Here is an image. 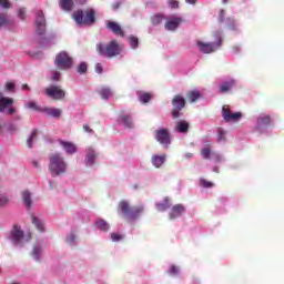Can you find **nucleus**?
I'll return each mask as SVG.
<instances>
[{"label":"nucleus","instance_id":"obj_1","mask_svg":"<svg viewBox=\"0 0 284 284\" xmlns=\"http://www.w3.org/2000/svg\"><path fill=\"white\" fill-rule=\"evenodd\" d=\"M49 172L53 179L67 174L68 162L65 161V158L60 153L51 154L49 156Z\"/></svg>","mask_w":284,"mask_h":284},{"label":"nucleus","instance_id":"obj_2","mask_svg":"<svg viewBox=\"0 0 284 284\" xmlns=\"http://www.w3.org/2000/svg\"><path fill=\"white\" fill-rule=\"evenodd\" d=\"M9 239L16 247H23V244L30 241V235H26L21 226L14 225L10 232Z\"/></svg>","mask_w":284,"mask_h":284},{"label":"nucleus","instance_id":"obj_3","mask_svg":"<svg viewBox=\"0 0 284 284\" xmlns=\"http://www.w3.org/2000/svg\"><path fill=\"white\" fill-rule=\"evenodd\" d=\"M94 9H88L84 12L79 10L73 13V19L79 26H92L94 23Z\"/></svg>","mask_w":284,"mask_h":284},{"label":"nucleus","instance_id":"obj_4","mask_svg":"<svg viewBox=\"0 0 284 284\" xmlns=\"http://www.w3.org/2000/svg\"><path fill=\"white\" fill-rule=\"evenodd\" d=\"M98 52L103 57L112 59V57L121 54V45L112 40L109 44H98Z\"/></svg>","mask_w":284,"mask_h":284},{"label":"nucleus","instance_id":"obj_5","mask_svg":"<svg viewBox=\"0 0 284 284\" xmlns=\"http://www.w3.org/2000/svg\"><path fill=\"white\" fill-rule=\"evenodd\" d=\"M72 58L68 54V52L62 51L55 57V65L60 70H70L73 65Z\"/></svg>","mask_w":284,"mask_h":284},{"label":"nucleus","instance_id":"obj_6","mask_svg":"<svg viewBox=\"0 0 284 284\" xmlns=\"http://www.w3.org/2000/svg\"><path fill=\"white\" fill-rule=\"evenodd\" d=\"M120 209L123 214L126 215L128 219H130V221H134V219H136L141 214V212H143V206L130 209V204H128L126 201H122L120 203Z\"/></svg>","mask_w":284,"mask_h":284},{"label":"nucleus","instance_id":"obj_7","mask_svg":"<svg viewBox=\"0 0 284 284\" xmlns=\"http://www.w3.org/2000/svg\"><path fill=\"white\" fill-rule=\"evenodd\" d=\"M222 41L223 40L219 38L216 43H205L200 40L196 43L200 52H203L204 54H211V52H215V50H219V47L221 45Z\"/></svg>","mask_w":284,"mask_h":284},{"label":"nucleus","instance_id":"obj_8","mask_svg":"<svg viewBox=\"0 0 284 284\" xmlns=\"http://www.w3.org/2000/svg\"><path fill=\"white\" fill-rule=\"evenodd\" d=\"M36 32L40 37L45 34V16L41 10L36 12Z\"/></svg>","mask_w":284,"mask_h":284},{"label":"nucleus","instance_id":"obj_9","mask_svg":"<svg viewBox=\"0 0 284 284\" xmlns=\"http://www.w3.org/2000/svg\"><path fill=\"white\" fill-rule=\"evenodd\" d=\"M172 105L174 108L172 111V118L179 119V116H181L182 108H185V99H183L181 95H176L172 101Z\"/></svg>","mask_w":284,"mask_h":284},{"label":"nucleus","instance_id":"obj_10","mask_svg":"<svg viewBox=\"0 0 284 284\" xmlns=\"http://www.w3.org/2000/svg\"><path fill=\"white\" fill-rule=\"evenodd\" d=\"M12 103H14V99L8 97H0V112H6L7 114H14L17 110L12 108Z\"/></svg>","mask_w":284,"mask_h":284},{"label":"nucleus","instance_id":"obj_11","mask_svg":"<svg viewBox=\"0 0 284 284\" xmlns=\"http://www.w3.org/2000/svg\"><path fill=\"white\" fill-rule=\"evenodd\" d=\"M45 94L51 99H55L57 101L65 98V91L61 89V87L52 85L45 89Z\"/></svg>","mask_w":284,"mask_h":284},{"label":"nucleus","instance_id":"obj_12","mask_svg":"<svg viewBox=\"0 0 284 284\" xmlns=\"http://www.w3.org/2000/svg\"><path fill=\"white\" fill-rule=\"evenodd\" d=\"M222 116H223L224 121L230 123V122L239 121L243 115L241 114V112L232 113L230 108L223 106Z\"/></svg>","mask_w":284,"mask_h":284},{"label":"nucleus","instance_id":"obj_13","mask_svg":"<svg viewBox=\"0 0 284 284\" xmlns=\"http://www.w3.org/2000/svg\"><path fill=\"white\" fill-rule=\"evenodd\" d=\"M155 139L161 143L162 145H170V132H168V129H160L155 132Z\"/></svg>","mask_w":284,"mask_h":284},{"label":"nucleus","instance_id":"obj_14","mask_svg":"<svg viewBox=\"0 0 284 284\" xmlns=\"http://www.w3.org/2000/svg\"><path fill=\"white\" fill-rule=\"evenodd\" d=\"M182 21H183V19H181L179 17H171L168 19V21L165 23V28H166V30L174 32V30H176V28H179V26H181Z\"/></svg>","mask_w":284,"mask_h":284},{"label":"nucleus","instance_id":"obj_15","mask_svg":"<svg viewBox=\"0 0 284 284\" xmlns=\"http://www.w3.org/2000/svg\"><path fill=\"white\" fill-rule=\"evenodd\" d=\"M59 143L61 148L64 150L65 154H69V155L77 154V145H74V143L63 141V140H60Z\"/></svg>","mask_w":284,"mask_h":284},{"label":"nucleus","instance_id":"obj_16","mask_svg":"<svg viewBox=\"0 0 284 284\" xmlns=\"http://www.w3.org/2000/svg\"><path fill=\"white\" fill-rule=\"evenodd\" d=\"M106 28L113 32V34H116L118 37H124L123 29H121V26L114 21H106Z\"/></svg>","mask_w":284,"mask_h":284},{"label":"nucleus","instance_id":"obj_17","mask_svg":"<svg viewBox=\"0 0 284 284\" xmlns=\"http://www.w3.org/2000/svg\"><path fill=\"white\" fill-rule=\"evenodd\" d=\"M183 212H185V206H183V204L174 205L170 212L171 221L174 219H179V216H181V214H183Z\"/></svg>","mask_w":284,"mask_h":284},{"label":"nucleus","instance_id":"obj_18","mask_svg":"<svg viewBox=\"0 0 284 284\" xmlns=\"http://www.w3.org/2000/svg\"><path fill=\"white\" fill-rule=\"evenodd\" d=\"M187 130H190V123L185 120H181L175 124V132H180L181 134H186Z\"/></svg>","mask_w":284,"mask_h":284},{"label":"nucleus","instance_id":"obj_19","mask_svg":"<svg viewBox=\"0 0 284 284\" xmlns=\"http://www.w3.org/2000/svg\"><path fill=\"white\" fill-rule=\"evenodd\" d=\"M235 83L236 82L234 81V79L222 82V84L220 85V92L222 94H225V92H230V90L234 88Z\"/></svg>","mask_w":284,"mask_h":284},{"label":"nucleus","instance_id":"obj_20","mask_svg":"<svg viewBox=\"0 0 284 284\" xmlns=\"http://www.w3.org/2000/svg\"><path fill=\"white\" fill-rule=\"evenodd\" d=\"M31 256H33L34 261H41V256H43V244H36Z\"/></svg>","mask_w":284,"mask_h":284},{"label":"nucleus","instance_id":"obj_21","mask_svg":"<svg viewBox=\"0 0 284 284\" xmlns=\"http://www.w3.org/2000/svg\"><path fill=\"white\" fill-rule=\"evenodd\" d=\"M22 201L26 207L30 210L32 207V193L28 190L22 191Z\"/></svg>","mask_w":284,"mask_h":284},{"label":"nucleus","instance_id":"obj_22","mask_svg":"<svg viewBox=\"0 0 284 284\" xmlns=\"http://www.w3.org/2000/svg\"><path fill=\"white\" fill-rule=\"evenodd\" d=\"M94 159H97V152L94 149L88 148L87 149V156H85V165H92L94 163Z\"/></svg>","mask_w":284,"mask_h":284},{"label":"nucleus","instance_id":"obj_23","mask_svg":"<svg viewBox=\"0 0 284 284\" xmlns=\"http://www.w3.org/2000/svg\"><path fill=\"white\" fill-rule=\"evenodd\" d=\"M42 112H45L49 116H52L53 119H60L61 118V109L57 108H44L42 109Z\"/></svg>","mask_w":284,"mask_h":284},{"label":"nucleus","instance_id":"obj_24","mask_svg":"<svg viewBox=\"0 0 284 284\" xmlns=\"http://www.w3.org/2000/svg\"><path fill=\"white\" fill-rule=\"evenodd\" d=\"M31 222L33 225H36V227H37V230H39V232H45V224L43 223L42 220H40L36 215H32Z\"/></svg>","mask_w":284,"mask_h":284},{"label":"nucleus","instance_id":"obj_25","mask_svg":"<svg viewBox=\"0 0 284 284\" xmlns=\"http://www.w3.org/2000/svg\"><path fill=\"white\" fill-rule=\"evenodd\" d=\"M119 122L123 123L124 128H134V123L132 122V118L130 115H120Z\"/></svg>","mask_w":284,"mask_h":284},{"label":"nucleus","instance_id":"obj_26","mask_svg":"<svg viewBox=\"0 0 284 284\" xmlns=\"http://www.w3.org/2000/svg\"><path fill=\"white\" fill-rule=\"evenodd\" d=\"M270 115H260L257 119V130L270 125Z\"/></svg>","mask_w":284,"mask_h":284},{"label":"nucleus","instance_id":"obj_27","mask_svg":"<svg viewBox=\"0 0 284 284\" xmlns=\"http://www.w3.org/2000/svg\"><path fill=\"white\" fill-rule=\"evenodd\" d=\"M95 227L97 230H100L101 232H108L110 230V224L105 222V220L100 219L95 221Z\"/></svg>","mask_w":284,"mask_h":284},{"label":"nucleus","instance_id":"obj_28","mask_svg":"<svg viewBox=\"0 0 284 284\" xmlns=\"http://www.w3.org/2000/svg\"><path fill=\"white\" fill-rule=\"evenodd\" d=\"M8 26H12L11 18L6 13H0V28H6Z\"/></svg>","mask_w":284,"mask_h":284},{"label":"nucleus","instance_id":"obj_29","mask_svg":"<svg viewBox=\"0 0 284 284\" xmlns=\"http://www.w3.org/2000/svg\"><path fill=\"white\" fill-rule=\"evenodd\" d=\"M165 163V155H153L152 156V164L154 168H161Z\"/></svg>","mask_w":284,"mask_h":284},{"label":"nucleus","instance_id":"obj_30","mask_svg":"<svg viewBox=\"0 0 284 284\" xmlns=\"http://www.w3.org/2000/svg\"><path fill=\"white\" fill-rule=\"evenodd\" d=\"M171 205L170 200L165 197L163 202L156 204V209L159 212H165V210H169Z\"/></svg>","mask_w":284,"mask_h":284},{"label":"nucleus","instance_id":"obj_31","mask_svg":"<svg viewBox=\"0 0 284 284\" xmlns=\"http://www.w3.org/2000/svg\"><path fill=\"white\" fill-rule=\"evenodd\" d=\"M72 6H74V1L72 0H60V7L67 12H70V10H72Z\"/></svg>","mask_w":284,"mask_h":284},{"label":"nucleus","instance_id":"obj_32","mask_svg":"<svg viewBox=\"0 0 284 284\" xmlns=\"http://www.w3.org/2000/svg\"><path fill=\"white\" fill-rule=\"evenodd\" d=\"M226 136H227V131L219 128L217 129V143H225V141H227Z\"/></svg>","mask_w":284,"mask_h":284},{"label":"nucleus","instance_id":"obj_33","mask_svg":"<svg viewBox=\"0 0 284 284\" xmlns=\"http://www.w3.org/2000/svg\"><path fill=\"white\" fill-rule=\"evenodd\" d=\"M187 99L191 103H194V101L201 99V92L199 91H190L187 93Z\"/></svg>","mask_w":284,"mask_h":284},{"label":"nucleus","instance_id":"obj_34","mask_svg":"<svg viewBox=\"0 0 284 284\" xmlns=\"http://www.w3.org/2000/svg\"><path fill=\"white\" fill-rule=\"evenodd\" d=\"M24 108H28L29 110H36L37 112H43V109L39 108L34 101L26 102Z\"/></svg>","mask_w":284,"mask_h":284},{"label":"nucleus","instance_id":"obj_35","mask_svg":"<svg viewBox=\"0 0 284 284\" xmlns=\"http://www.w3.org/2000/svg\"><path fill=\"white\" fill-rule=\"evenodd\" d=\"M37 134H38V131L37 130H33L30 134V136L28 138L27 140V145L28 148H32L34 141H37Z\"/></svg>","mask_w":284,"mask_h":284},{"label":"nucleus","instance_id":"obj_36","mask_svg":"<svg viewBox=\"0 0 284 284\" xmlns=\"http://www.w3.org/2000/svg\"><path fill=\"white\" fill-rule=\"evenodd\" d=\"M139 100L141 101V103H149L150 99H152V95H150V93H141L139 92Z\"/></svg>","mask_w":284,"mask_h":284},{"label":"nucleus","instance_id":"obj_37","mask_svg":"<svg viewBox=\"0 0 284 284\" xmlns=\"http://www.w3.org/2000/svg\"><path fill=\"white\" fill-rule=\"evenodd\" d=\"M129 43L133 50H136V48H139V38H136L134 36H130Z\"/></svg>","mask_w":284,"mask_h":284},{"label":"nucleus","instance_id":"obj_38","mask_svg":"<svg viewBox=\"0 0 284 284\" xmlns=\"http://www.w3.org/2000/svg\"><path fill=\"white\" fill-rule=\"evenodd\" d=\"M100 95L102 99H108L109 97H112V91L108 88H103L100 90Z\"/></svg>","mask_w":284,"mask_h":284},{"label":"nucleus","instance_id":"obj_39","mask_svg":"<svg viewBox=\"0 0 284 284\" xmlns=\"http://www.w3.org/2000/svg\"><path fill=\"white\" fill-rule=\"evenodd\" d=\"M163 22V14H156L152 18L153 26H159Z\"/></svg>","mask_w":284,"mask_h":284},{"label":"nucleus","instance_id":"obj_40","mask_svg":"<svg viewBox=\"0 0 284 284\" xmlns=\"http://www.w3.org/2000/svg\"><path fill=\"white\" fill-rule=\"evenodd\" d=\"M87 71H88V63L81 62L80 65L78 67L79 74H85Z\"/></svg>","mask_w":284,"mask_h":284},{"label":"nucleus","instance_id":"obj_41","mask_svg":"<svg viewBox=\"0 0 284 284\" xmlns=\"http://www.w3.org/2000/svg\"><path fill=\"white\" fill-rule=\"evenodd\" d=\"M201 154L203 159H210V155L212 154L210 146L203 148Z\"/></svg>","mask_w":284,"mask_h":284},{"label":"nucleus","instance_id":"obj_42","mask_svg":"<svg viewBox=\"0 0 284 284\" xmlns=\"http://www.w3.org/2000/svg\"><path fill=\"white\" fill-rule=\"evenodd\" d=\"M67 243L69 245H75L77 244V235H74L73 233H71L68 237H67Z\"/></svg>","mask_w":284,"mask_h":284},{"label":"nucleus","instance_id":"obj_43","mask_svg":"<svg viewBox=\"0 0 284 284\" xmlns=\"http://www.w3.org/2000/svg\"><path fill=\"white\" fill-rule=\"evenodd\" d=\"M4 90L7 92H14V82L9 81L4 84Z\"/></svg>","mask_w":284,"mask_h":284},{"label":"nucleus","instance_id":"obj_44","mask_svg":"<svg viewBox=\"0 0 284 284\" xmlns=\"http://www.w3.org/2000/svg\"><path fill=\"white\" fill-rule=\"evenodd\" d=\"M227 28L230 30H236V21L232 18H229L227 20Z\"/></svg>","mask_w":284,"mask_h":284},{"label":"nucleus","instance_id":"obj_45","mask_svg":"<svg viewBox=\"0 0 284 284\" xmlns=\"http://www.w3.org/2000/svg\"><path fill=\"white\" fill-rule=\"evenodd\" d=\"M200 185H202V187H213L214 184L212 182H207V180H200Z\"/></svg>","mask_w":284,"mask_h":284},{"label":"nucleus","instance_id":"obj_46","mask_svg":"<svg viewBox=\"0 0 284 284\" xmlns=\"http://www.w3.org/2000/svg\"><path fill=\"white\" fill-rule=\"evenodd\" d=\"M212 158L214 159L215 163L223 162V155H221V154L212 153Z\"/></svg>","mask_w":284,"mask_h":284},{"label":"nucleus","instance_id":"obj_47","mask_svg":"<svg viewBox=\"0 0 284 284\" xmlns=\"http://www.w3.org/2000/svg\"><path fill=\"white\" fill-rule=\"evenodd\" d=\"M123 239V236L116 234V233H111V241H113L114 243H118V241H121Z\"/></svg>","mask_w":284,"mask_h":284},{"label":"nucleus","instance_id":"obj_48","mask_svg":"<svg viewBox=\"0 0 284 284\" xmlns=\"http://www.w3.org/2000/svg\"><path fill=\"white\" fill-rule=\"evenodd\" d=\"M18 17L19 19H21L23 21V19H26V9L24 8H20L18 10Z\"/></svg>","mask_w":284,"mask_h":284},{"label":"nucleus","instance_id":"obj_49","mask_svg":"<svg viewBox=\"0 0 284 284\" xmlns=\"http://www.w3.org/2000/svg\"><path fill=\"white\" fill-rule=\"evenodd\" d=\"M169 274H172L173 276L174 275H176V274H179V267H176V266H171L170 268H169Z\"/></svg>","mask_w":284,"mask_h":284},{"label":"nucleus","instance_id":"obj_50","mask_svg":"<svg viewBox=\"0 0 284 284\" xmlns=\"http://www.w3.org/2000/svg\"><path fill=\"white\" fill-rule=\"evenodd\" d=\"M0 8H10V2L8 0H0Z\"/></svg>","mask_w":284,"mask_h":284},{"label":"nucleus","instance_id":"obj_51","mask_svg":"<svg viewBox=\"0 0 284 284\" xmlns=\"http://www.w3.org/2000/svg\"><path fill=\"white\" fill-rule=\"evenodd\" d=\"M59 79H61V73L59 71H53L52 80L53 81H59Z\"/></svg>","mask_w":284,"mask_h":284},{"label":"nucleus","instance_id":"obj_52","mask_svg":"<svg viewBox=\"0 0 284 284\" xmlns=\"http://www.w3.org/2000/svg\"><path fill=\"white\" fill-rule=\"evenodd\" d=\"M219 21L220 23H223V21H225V10L220 11Z\"/></svg>","mask_w":284,"mask_h":284},{"label":"nucleus","instance_id":"obj_53","mask_svg":"<svg viewBox=\"0 0 284 284\" xmlns=\"http://www.w3.org/2000/svg\"><path fill=\"white\" fill-rule=\"evenodd\" d=\"M170 8H179V1L176 0H169Z\"/></svg>","mask_w":284,"mask_h":284},{"label":"nucleus","instance_id":"obj_54","mask_svg":"<svg viewBox=\"0 0 284 284\" xmlns=\"http://www.w3.org/2000/svg\"><path fill=\"white\" fill-rule=\"evenodd\" d=\"M95 72H98V74H101L103 72V67L101 65V63L95 64Z\"/></svg>","mask_w":284,"mask_h":284},{"label":"nucleus","instance_id":"obj_55","mask_svg":"<svg viewBox=\"0 0 284 284\" xmlns=\"http://www.w3.org/2000/svg\"><path fill=\"white\" fill-rule=\"evenodd\" d=\"M6 204H8V197L0 196V205H6Z\"/></svg>","mask_w":284,"mask_h":284},{"label":"nucleus","instance_id":"obj_56","mask_svg":"<svg viewBox=\"0 0 284 284\" xmlns=\"http://www.w3.org/2000/svg\"><path fill=\"white\" fill-rule=\"evenodd\" d=\"M83 130H84V132H88L89 134H92V132H94L92 129H90V126L88 124L83 125Z\"/></svg>","mask_w":284,"mask_h":284},{"label":"nucleus","instance_id":"obj_57","mask_svg":"<svg viewBox=\"0 0 284 284\" xmlns=\"http://www.w3.org/2000/svg\"><path fill=\"white\" fill-rule=\"evenodd\" d=\"M8 130L9 132H17V126L14 124H9Z\"/></svg>","mask_w":284,"mask_h":284},{"label":"nucleus","instance_id":"obj_58","mask_svg":"<svg viewBox=\"0 0 284 284\" xmlns=\"http://www.w3.org/2000/svg\"><path fill=\"white\" fill-rule=\"evenodd\" d=\"M185 3H190L191 6H196V0H185Z\"/></svg>","mask_w":284,"mask_h":284},{"label":"nucleus","instance_id":"obj_59","mask_svg":"<svg viewBox=\"0 0 284 284\" xmlns=\"http://www.w3.org/2000/svg\"><path fill=\"white\" fill-rule=\"evenodd\" d=\"M32 165L33 168H39V162L37 160H33Z\"/></svg>","mask_w":284,"mask_h":284},{"label":"nucleus","instance_id":"obj_60","mask_svg":"<svg viewBox=\"0 0 284 284\" xmlns=\"http://www.w3.org/2000/svg\"><path fill=\"white\" fill-rule=\"evenodd\" d=\"M75 3H80V6H83V3H85V0H75Z\"/></svg>","mask_w":284,"mask_h":284},{"label":"nucleus","instance_id":"obj_61","mask_svg":"<svg viewBox=\"0 0 284 284\" xmlns=\"http://www.w3.org/2000/svg\"><path fill=\"white\" fill-rule=\"evenodd\" d=\"M22 90H30V87L28 84H22Z\"/></svg>","mask_w":284,"mask_h":284},{"label":"nucleus","instance_id":"obj_62","mask_svg":"<svg viewBox=\"0 0 284 284\" xmlns=\"http://www.w3.org/2000/svg\"><path fill=\"white\" fill-rule=\"evenodd\" d=\"M119 8V2H116L115 4H113V10H118Z\"/></svg>","mask_w":284,"mask_h":284},{"label":"nucleus","instance_id":"obj_63","mask_svg":"<svg viewBox=\"0 0 284 284\" xmlns=\"http://www.w3.org/2000/svg\"><path fill=\"white\" fill-rule=\"evenodd\" d=\"M233 50L235 53L239 52V47H234Z\"/></svg>","mask_w":284,"mask_h":284},{"label":"nucleus","instance_id":"obj_64","mask_svg":"<svg viewBox=\"0 0 284 284\" xmlns=\"http://www.w3.org/2000/svg\"><path fill=\"white\" fill-rule=\"evenodd\" d=\"M213 171H214V172H219V169H217V168H214Z\"/></svg>","mask_w":284,"mask_h":284}]
</instances>
